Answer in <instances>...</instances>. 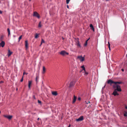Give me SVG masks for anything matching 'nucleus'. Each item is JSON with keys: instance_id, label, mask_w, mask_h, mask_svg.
Masks as SVG:
<instances>
[{"instance_id": "nucleus-12", "label": "nucleus", "mask_w": 127, "mask_h": 127, "mask_svg": "<svg viewBox=\"0 0 127 127\" xmlns=\"http://www.w3.org/2000/svg\"><path fill=\"white\" fill-rule=\"evenodd\" d=\"M25 46L26 49H27L28 48V41L27 40H26L25 41Z\"/></svg>"}, {"instance_id": "nucleus-41", "label": "nucleus", "mask_w": 127, "mask_h": 127, "mask_svg": "<svg viewBox=\"0 0 127 127\" xmlns=\"http://www.w3.org/2000/svg\"><path fill=\"white\" fill-rule=\"evenodd\" d=\"M2 12L1 10H0V14H2Z\"/></svg>"}, {"instance_id": "nucleus-48", "label": "nucleus", "mask_w": 127, "mask_h": 127, "mask_svg": "<svg viewBox=\"0 0 127 127\" xmlns=\"http://www.w3.org/2000/svg\"><path fill=\"white\" fill-rule=\"evenodd\" d=\"M18 90V89H17H17H16V90Z\"/></svg>"}, {"instance_id": "nucleus-10", "label": "nucleus", "mask_w": 127, "mask_h": 127, "mask_svg": "<svg viewBox=\"0 0 127 127\" xmlns=\"http://www.w3.org/2000/svg\"><path fill=\"white\" fill-rule=\"evenodd\" d=\"M5 43L3 41H2L0 43V45L2 47H3L4 46Z\"/></svg>"}, {"instance_id": "nucleus-31", "label": "nucleus", "mask_w": 127, "mask_h": 127, "mask_svg": "<svg viewBox=\"0 0 127 127\" xmlns=\"http://www.w3.org/2000/svg\"><path fill=\"white\" fill-rule=\"evenodd\" d=\"M44 40L43 39H42L41 40V44L43 43H44Z\"/></svg>"}, {"instance_id": "nucleus-40", "label": "nucleus", "mask_w": 127, "mask_h": 127, "mask_svg": "<svg viewBox=\"0 0 127 127\" xmlns=\"http://www.w3.org/2000/svg\"><path fill=\"white\" fill-rule=\"evenodd\" d=\"M125 108L126 109H127V106L126 105V106H125Z\"/></svg>"}, {"instance_id": "nucleus-32", "label": "nucleus", "mask_w": 127, "mask_h": 127, "mask_svg": "<svg viewBox=\"0 0 127 127\" xmlns=\"http://www.w3.org/2000/svg\"><path fill=\"white\" fill-rule=\"evenodd\" d=\"M81 99V98L80 97H78L77 98V100H80Z\"/></svg>"}, {"instance_id": "nucleus-1", "label": "nucleus", "mask_w": 127, "mask_h": 127, "mask_svg": "<svg viewBox=\"0 0 127 127\" xmlns=\"http://www.w3.org/2000/svg\"><path fill=\"white\" fill-rule=\"evenodd\" d=\"M59 53L63 56H64L66 55H68L69 54V53H68L66 52L64 50L61 51Z\"/></svg>"}, {"instance_id": "nucleus-16", "label": "nucleus", "mask_w": 127, "mask_h": 127, "mask_svg": "<svg viewBox=\"0 0 127 127\" xmlns=\"http://www.w3.org/2000/svg\"><path fill=\"white\" fill-rule=\"evenodd\" d=\"M39 78V75H38L36 74V83L38 82V80Z\"/></svg>"}, {"instance_id": "nucleus-33", "label": "nucleus", "mask_w": 127, "mask_h": 127, "mask_svg": "<svg viewBox=\"0 0 127 127\" xmlns=\"http://www.w3.org/2000/svg\"><path fill=\"white\" fill-rule=\"evenodd\" d=\"M110 44L109 43V42H108V48H110Z\"/></svg>"}, {"instance_id": "nucleus-36", "label": "nucleus", "mask_w": 127, "mask_h": 127, "mask_svg": "<svg viewBox=\"0 0 127 127\" xmlns=\"http://www.w3.org/2000/svg\"><path fill=\"white\" fill-rule=\"evenodd\" d=\"M27 74H28L27 73L25 72H24L23 73V76L24 75H25V74L27 75Z\"/></svg>"}, {"instance_id": "nucleus-21", "label": "nucleus", "mask_w": 127, "mask_h": 127, "mask_svg": "<svg viewBox=\"0 0 127 127\" xmlns=\"http://www.w3.org/2000/svg\"><path fill=\"white\" fill-rule=\"evenodd\" d=\"M3 35H1L0 36V40L2 41H3Z\"/></svg>"}, {"instance_id": "nucleus-18", "label": "nucleus", "mask_w": 127, "mask_h": 127, "mask_svg": "<svg viewBox=\"0 0 127 127\" xmlns=\"http://www.w3.org/2000/svg\"><path fill=\"white\" fill-rule=\"evenodd\" d=\"M114 84L113 85V88L115 89L117 87H118V86L119 85L117 84Z\"/></svg>"}, {"instance_id": "nucleus-3", "label": "nucleus", "mask_w": 127, "mask_h": 127, "mask_svg": "<svg viewBox=\"0 0 127 127\" xmlns=\"http://www.w3.org/2000/svg\"><path fill=\"white\" fill-rule=\"evenodd\" d=\"M107 83L108 84H110L111 85L112 84L115 83V82L114 81L111 79H109L108 80Z\"/></svg>"}, {"instance_id": "nucleus-30", "label": "nucleus", "mask_w": 127, "mask_h": 127, "mask_svg": "<svg viewBox=\"0 0 127 127\" xmlns=\"http://www.w3.org/2000/svg\"><path fill=\"white\" fill-rule=\"evenodd\" d=\"M70 0H66V3L67 4L69 3Z\"/></svg>"}, {"instance_id": "nucleus-9", "label": "nucleus", "mask_w": 127, "mask_h": 127, "mask_svg": "<svg viewBox=\"0 0 127 127\" xmlns=\"http://www.w3.org/2000/svg\"><path fill=\"white\" fill-rule=\"evenodd\" d=\"M77 98V97L75 95H74L73 96V100L72 103L74 104V103L76 100Z\"/></svg>"}, {"instance_id": "nucleus-19", "label": "nucleus", "mask_w": 127, "mask_h": 127, "mask_svg": "<svg viewBox=\"0 0 127 127\" xmlns=\"http://www.w3.org/2000/svg\"><path fill=\"white\" fill-rule=\"evenodd\" d=\"M90 26L91 28V29H92L93 31H94V28L93 25L91 24H90Z\"/></svg>"}, {"instance_id": "nucleus-44", "label": "nucleus", "mask_w": 127, "mask_h": 127, "mask_svg": "<svg viewBox=\"0 0 127 127\" xmlns=\"http://www.w3.org/2000/svg\"><path fill=\"white\" fill-rule=\"evenodd\" d=\"M70 127V125H69L68 126V127Z\"/></svg>"}, {"instance_id": "nucleus-29", "label": "nucleus", "mask_w": 127, "mask_h": 127, "mask_svg": "<svg viewBox=\"0 0 127 127\" xmlns=\"http://www.w3.org/2000/svg\"><path fill=\"white\" fill-rule=\"evenodd\" d=\"M38 37V34H37L36 33L35 34V38H37Z\"/></svg>"}, {"instance_id": "nucleus-24", "label": "nucleus", "mask_w": 127, "mask_h": 127, "mask_svg": "<svg viewBox=\"0 0 127 127\" xmlns=\"http://www.w3.org/2000/svg\"><path fill=\"white\" fill-rule=\"evenodd\" d=\"M81 67L82 68H83L82 70H84L85 71V68L84 67V65H83L82 66H81Z\"/></svg>"}, {"instance_id": "nucleus-14", "label": "nucleus", "mask_w": 127, "mask_h": 127, "mask_svg": "<svg viewBox=\"0 0 127 127\" xmlns=\"http://www.w3.org/2000/svg\"><path fill=\"white\" fill-rule=\"evenodd\" d=\"M52 94L53 95L56 96L58 95V93L56 91H53L52 92Z\"/></svg>"}, {"instance_id": "nucleus-42", "label": "nucleus", "mask_w": 127, "mask_h": 127, "mask_svg": "<svg viewBox=\"0 0 127 127\" xmlns=\"http://www.w3.org/2000/svg\"><path fill=\"white\" fill-rule=\"evenodd\" d=\"M90 39V38L88 39L86 41H88Z\"/></svg>"}, {"instance_id": "nucleus-20", "label": "nucleus", "mask_w": 127, "mask_h": 127, "mask_svg": "<svg viewBox=\"0 0 127 127\" xmlns=\"http://www.w3.org/2000/svg\"><path fill=\"white\" fill-rule=\"evenodd\" d=\"M124 115L125 117H127V111H124Z\"/></svg>"}, {"instance_id": "nucleus-11", "label": "nucleus", "mask_w": 127, "mask_h": 127, "mask_svg": "<svg viewBox=\"0 0 127 127\" xmlns=\"http://www.w3.org/2000/svg\"><path fill=\"white\" fill-rule=\"evenodd\" d=\"M74 84V83L73 81H72L69 84V87H71L73 86Z\"/></svg>"}, {"instance_id": "nucleus-17", "label": "nucleus", "mask_w": 127, "mask_h": 127, "mask_svg": "<svg viewBox=\"0 0 127 127\" xmlns=\"http://www.w3.org/2000/svg\"><path fill=\"white\" fill-rule=\"evenodd\" d=\"M46 71V68L44 66H43V71L42 72V74H44Z\"/></svg>"}, {"instance_id": "nucleus-6", "label": "nucleus", "mask_w": 127, "mask_h": 127, "mask_svg": "<svg viewBox=\"0 0 127 127\" xmlns=\"http://www.w3.org/2000/svg\"><path fill=\"white\" fill-rule=\"evenodd\" d=\"M77 58L79 59L82 62L84 60V58L82 56H78Z\"/></svg>"}, {"instance_id": "nucleus-25", "label": "nucleus", "mask_w": 127, "mask_h": 127, "mask_svg": "<svg viewBox=\"0 0 127 127\" xmlns=\"http://www.w3.org/2000/svg\"><path fill=\"white\" fill-rule=\"evenodd\" d=\"M122 83V82H115V84H121Z\"/></svg>"}, {"instance_id": "nucleus-22", "label": "nucleus", "mask_w": 127, "mask_h": 127, "mask_svg": "<svg viewBox=\"0 0 127 127\" xmlns=\"http://www.w3.org/2000/svg\"><path fill=\"white\" fill-rule=\"evenodd\" d=\"M42 27V25L41 24V21L40 22L38 25V27Z\"/></svg>"}, {"instance_id": "nucleus-43", "label": "nucleus", "mask_w": 127, "mask_h": 127, "mask_svg": "<svg viewBox=\"0 0 127 127\" xmlns=\"http://www.w3.org/2000/svg\"><path fill=\"white\" fill-rule=\"evenodd\" d=\"M121 70H122V71H124V69H121Z\"/></svg>"}, {"instance_id": "nucleus-8", "label": "nucleus", "mask_w": 127, "mask_h": 127, "mask_svg": "<svg viewBox=\"0 0 127 127\" xmlns=\"http://www.w3.org/2000/svg\"><path fill=\"white\" fill-rule=\"evenodd\" d=\"M117 91L116 90H114L113 93L112 94L115 96L119 95V94L118 93Z\"/></svg>"}, {"instance_id": "nucleus-23", "label": "nucleus", "mask_w": 127, "mask_h": 127, "mask_svg": "<svg viewBox=\"0 0 127 127\" xmlns=\"http://www.w3.org/2000/svg\"><path fill=\"white\" fill-rule=\"evenodd\" d=\"M7 31L8 33V35H9L10 34V31L9 28H8L7 29Z\"/></svg>"}, {"instance_id": "nucleus-7", "label": "nucleus", "mask_w": 127, "mask_h": 127, "mask_svg": "<svg viewBox=\"0 0 127 127\" xmlns=\"http://www.w3.org/2000/svg\"><path fill=\"white\" fill-rule=\"evenodd\" d=\"M84 119L83 116H82L76 119V121L77 122L82 121Z\"/></svg>"}, {"instance_id": "nucleus-45", "label": "nucleus", "mask_w": 127, "mask_h": 127, "mask_svg": "<svg viewBox=\"0 0 127 127\" xmlns=\"http://www.w3.org/2000/svg\"><path fill=\"white\" fill-rule=\"evenodd\" d=\"M109 48V50H110V48Z\"/></svg>"}, {"instance_id": "nucleus-34", "label": "nucleus", "mask_w": 127, "mask_h": 127, "mask_svg": "<svg viewBox=\"0 0 127 127\" xmlns=\"http://www.w3.org/2000/svg\"><path fill=\"white\" fill-rule=\"evenodd\" d=\"M23 76L22 78V79H21V80H20V81L21 82H22L23 81Z\"/></svg>"}, {"instance_id": "nucleus-4", "label": "nucleus", "mask_w": 127, "mask_h": 127, "mask_svg": "<svg viewBox=\"0 0 127 127\" xmlns=\"http://www.w3.org/2000/svg\"><path fill=\"white\" fill-rule=\"evenodd\" d=\"M3 116L7 118L9 120L11 119L12 117V115L8 116L7 115H3Z\"/></svg>"}, {"instance_id": "nucleus-47", "label": "nucleus", "mask_w": 127, "mask_h": 127, "mask_svg": "<svg viewBox=\"0 0 127 127\" xmlns=\"http://www.w3.org/2000/svg\"><path fill=\"white\" fill-rule=\"evenodd\" d=\"M33 97H34V98H35V96H33Z\"/></svg>"}, {"instance_id": "nucleus-5", "label": "nucleus", "mask_w": 127, "mask_h": 127, "mask_svg": "<svg viewBox=\"0 0 127 127\" xmlns=\"http://www.w3.org/2000/svg\"><path fill=\"white\" fill-rule=\"evenodd\" d=\"M114 90H116L118 92H121L122 91V90L120 88V86L119 85L118 86V87L116 88Z\"/></svg>"}, {"instance_id": "nucleus-35", "label": "nucleus", "mask_w": 127, "mask_h": 127, "mask_svg": "<svg viewBox=\"0 0 127 127\" xmlns=\"http://www.w3.org/2000/svg\"><path fill=\"white\" fill-rule=\"evenodd\" d=\"M38 102L39 103L41 104V101L39 100H38Z\"/></svg>"}, {"instance_id": "nucleus-15", "label": "nucleus", "mask_w": 127, "mask_h": 127, "mask_svg": "<svg viewBox=\"0 0 127 127\" xmlns=\"http://www.w3.org/2000/svg\"><path fill=\"white\" fill-rule=\"evenodd\" d=\"M12 52H11L9 50H8V52L7 53L8 56L9 57L10 56L11 54H12Z\"/></svg>"}, {"instance_id": "nucleus-39", "label": "nucleus", "mask_w": 127, "mask_h": 127, "mask_svg": "<svg viewBox=\"0 0 127 127\" xmlns=\"http://www.w3.org/2000/svg\"><path fill=\"white\" fill-rule=\"evenodd\" d=\"M67 7L68 8V9L69 8V6L68 5H67Z\"/></svg>"}, {"instance_id": "nucleus-2", "label": "nucleus", "mask_w": 127, "mask_h": 127, "mask_svg": "<svg viewBox=\"0 0 127 127\" xmlns=\"http://www.w3.org/2000/svg\"><path fill=\"white\" fill-rule=\"evenodd\" d=\"M33 16L37 17L38 19H39L40 18V16L39 14L36 11L34 12H33Z\"/></svg>"}, {"instance_id": "nucleus-46", "label": "nucleus", "mask_w": 127, "mask_h": 127, "mask_svg": "<svg viewBox=\"0 0 127 127\" xmlns=\"http://www.w3.org/2000/svg\"><path fill=\"white\" fill-rule=\"evenodd\" d=\"M39 118H38V119H37V120H38H38H39Z\"/></svg>"}, {"instance_id": "nucleus-26", "label": "nucleus", "mask_w": 127, "mask_h": 127, "mask_svg": "<svg viewBox=\"0 0 127 127\" xmlns=\"http://www.w3.org/2000/svg\"><path fill=\"white\" fill-rule=\"evenodd\" d=\"M77 46L80 47V45L79 44V42L78 41L77 42Z\"/></svg>"}, {"instance_id": "nucleus-49", "label": "nucleus", "mask_w": 127, "mask_h": 127, "mask_svg": "<svg viewBox=\"0 0 127 127\" xmlns=\"http://www.w3.org/2000/svg\"><path fill=\"white\" fill-rule=\"evenodd\" d=\"M90 101H89L88 103H90Z\"/></svg>"}, {"instance_id": "nucleus-28", "label": "nucleus", "mask_w": 127, "mask_h": 127, "mask_svg": "<svg viewBox=\"0 0 127 127\" xmlns=\"http://www.w3.org/2000/svg\"><path fill=\"white\" fill-rule=\"evenodd\" d=\"M22 35H21L20 36L19 38V41H20V40L22 38Z\"/></svg>"}, {"instance_id": "nucleus-27", "label": "nucleus", "mask_w": 127, "mask_h": 127, "mask_svg": "<svg viewBox=\"0 0 127 127\" xmlns=\"http://www.w3.org/2000/svg\"><path fill=\"white\" fill-rule=\"evenodd\" d=\"M87 43H88V41H86L85 42V43L84 44V46H86L87 45Z\"/></svg>"}, {"instance_id": "nucleus-37", "label": "nucleus", "mask_w": 127, "mask_h": 127, "mask_svg": "<svg viewBox=\"0 0 127 127\" xmlns=\"http://www.w3.org/2000/svg\"><path fill=\"white\" fill-rule=\"evenodd\" d=\"M85 74H88V73L86 71H85Z\"/></svg>"}, {"instance_id": "nucleus-38", "label": "nucleus", "mask_w": 127, "mask_h": 127, "mask_svg": "<svg viewBox=\"0 0 127 127\" xmlns=\"http://www.w3.org/2000/svg\"><path fill=\"white\" fill-rule=\"evenodd\" d=\"M3 82L2 81H1L0 82V84L1 83H2Z\"/></svg>"}, {"instance_id": "nucleus-13", "label": "nucleus", "mask_w": 127, "mask_h": 127, "mask_svg": "<svg viewBox=\"0 0 127 127\" xmlns=\"http://www.w3.org/2000/svg\"><path fill=\"white\" fill-rule=\"evenodd\" d=\"M32 82V81H28V87L29 89L30 88Z\"/></svg>"}]
</instances>
